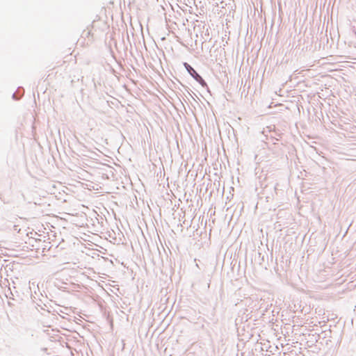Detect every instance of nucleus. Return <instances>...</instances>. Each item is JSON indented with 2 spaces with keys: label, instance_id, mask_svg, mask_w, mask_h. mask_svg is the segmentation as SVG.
<instances>
[{
  "label": "nucleus",
  "instance_id": "f257e3e1",
  "mask_svg": "<svg viewBox=\"0 0 356 356\" xmlns=\"http://www.w3.org/2000/svg\"><path fill=\"white\" fill-rule=\"evenodd\" d=\"M183 65L186 71L188 72V73L202 87L206 88L207 90L209 91L207 83L202 79V77L197 72V71L188 63L184 62Z\"/></svg>",
  "mask_w": 356,
  "mask_h": 356
},
{
  "label": "nucleus",
  "instance_id": "f03ea898",
  "mask_svg": "<svg viewBox=\"0 0 356 356\" xmlns=\"http://www.w3.org/2000/svg\"><path fill=\"white\" fill-rule=\"evenodd\" d=\"M14 289H11L10 287L8 288V290L6 291L7 293H6V296L8 298L14 300V293H13Z\"/></svg>",
  "mask_w": 356,
  "mask_h": 356
},
{
  "label": "nucleus",
  "instance_id": "7ed1b4c3",
  "mask_svg": "<svg viewBox=\"0 0 356 356\" xmlns=\"http://www.w3.org/2000/svg\"><path fill=\"white\" fill-rule=\"evenodd\" d=\"M14 289H11L10 287L8 288V290L6 291L7 293H6V296L8 298L14 300V293H13Z\"/></svg>",
  "mask_w": 356,
  "mask_h": 356
},
{
  "label": "nucleus",
  "instance_id": "20e7f679",
  "mask_svg": "<svg viewBox=\"0 0 356 356\" xmlns=\"http://www.w3.org/2000/svg\"><path fill=\"white\" fill-rule=\"evenodd\" d=\"M32 287H35V283L34 282H31L30 281L29 282V288L30 289V291L32 290Z\"/></svg>",
  "mask_w": 356,
  "mask_h": 356
},
{
  "label": "nucleus",
  "instance_id": "39448f33",
  "mask_svg": "<svg viewBox=\"0 0 356 356\" xmlns=\"http://www.w3.org/2000/svg\"><path fill=\"white\" fill-rule=\"evenodd\" d=\"M49 243H49V242H48V243H47L44 244V245H43V247H42V249H43V250H46V249L49 250V249H50V246H49V245H48Z\"/></svg>",
  "mask_w": 356,
  "mask_h": 356
},
{
  "label": "nucleus",
  "instance_id": "423d86ee",
  "mask_svg": "<svg viewBox=\"0 0 356 356\" xmlns=\"http://www.w3.org/2000/svg\"><path fill=\"white\" fill-rule=\"evenodd\" d=\"M13 98L14 99H19L18 97H17V96H16V93H13Z\"/></svg>",
  "mask_w": 356,
  "mask_h": 356
}]
</instances>
